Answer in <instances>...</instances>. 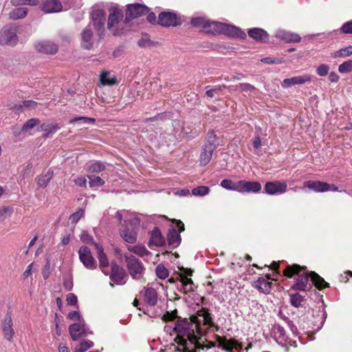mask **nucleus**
<instances>
[{
	"mask_svg": "<svg viewBox=\"0 0 352 352\" xmlns=\"http://www.w3.org/2000/svg\"><path fill=\"white\" fill-rule=\"evenodd\" d=\"M74 183L78 186L86 187L87 179L83 177H78L74 180Z\"/></svg>",
	"mask_w": 352,
	"mask_h": 352,
	"instance_id": "60",
	"label": "nucleus"
},
{
	"mask_svg": "<svg viewBox=\"0 0 352 352\" xmlns=\"http://www.w3.org/2000/svg\"><path fill=\"white\" fill-rule=\"evenodd\" d=\"M80 239L84 243H90L93 241L92 237L86 232H83L80 235Z\"/></svg>",
	"mask_w": 352,
	"mask_h": 352,
	"instance_id": "59",
	"label": "nucleus"
},
{
	"mask_svg": "<svg viewBox=\"0 0 352 352\" xmlns=\"http://www.w3.org/2000/svg\"><path fill=\"white\" fill-rule=\"evenodd\" d=\"M41 129L47 132L45 136L47 137L50 133H53L56 131L58 127L56 125H42Z\"/></svg>",
	"mask_w": 352,
	"mask_h": 352,
	"instance_id": "50",
	"label": "nucleus"
},
{
	"mask_svg": "<svg viewBox=\"0 0 352 352\" xmlns=\"http://www.w3.org/2000/svg\"><path fill=\"white\" fill-rule=\"evenodd\" d=\"M338 72L341 74H348L352 72V60L349 59L338 66Z\"/></svg>",
	"mask_w": 352,
	"mask_h": 352,
	"instance_id": "39",
	"label": "nucleus"
},
{
	"mask_svg": "<svg viewBox=\"0 0 352 352\" xmlns=\"http://www.w3.org/2000/svg\"><path fill=\"white\" fill-rule=\"evenodd\" d=\"M248 34L250 37L257 41L266 42L268 40V34L261 28H254L250 29Z\"/></svg>",
	"mask_w": 352,
	"mask_h": 352,
	"instance_id": "21",
	"label": "nucleus"
},
{
	"mask_svg": "<svg viewBox=\"0 0 352 352\" xmlns=\"http://www.w3.org/2000/svg\"><path fill=\"white\" fill-rule=\"evenodd\" d=\"M159 23L164 27L177 26L179 24V19L176 14L172 12H164L159 14Z\"/></svg>",
	"mask_w": 352,
	"mask_h": 352,
	"instance_id": "11",
	"label": "nucleus"
},
{
	"mask_svg": "<svg viewBox=\"0 0 352 352\" xmlns=\"http://www.w3.org/2000/svg\"><path fill=\"white\" fill-rule=\"evenodd\" d=\"M78 255L80 261L82 264L89 270L96 268V263L93 257L91 252L86 246H82L78 250Z\"/></svg>",
	"mask_w": 352,
	"mask_h": 352,
	"instance_id": "6",
	"label": "nucleus"
},
{
	"mask_svg": "<svg viewBox=\"0 0 352 352\" xmlns=\"http://www.w3.org/2000/svg\"><path fill=\"white\" fill-rule=\"evenodd\" d=\"M100 81L102 85H114L118 84L117 78L115 76L111 75L109 72H102L100 75Z\"/></svg>",
	"mask_w": 352,
	"mask_h": 352,
	"instance_id": "27",
	"label": "nucleus"
},
{
	"mask_svg": "<svg viewBox=\"0 0 352 352\" xmlns=\"http://www.w3.org/2000/svg\"><path fill=\"white\" fill-rule=\"evenodd\" d=\"M341 32L344 34H352V20L342 25Z\"/></svg>",
	"mask_w": 352,
	"mask_h": 352,
	"instance_id": "52",
	"label": "nucleus"
},
{
	"mask_svg": "<svg viewBox=\"0 0 352 352\" xmlns=\"http://www.w3.org/2000/svg\"><path fill=\"white\" fill-rule=\"evenodd\" d=\"M104 169V166L100 162H96L92 164L89 167V171L91 173H98Z\"/></svg>",
	"mask_w": 352,
	"mask_h": 352,
	"instance_id": "49",
	"label": "nucleus"
},
{
	"mask_svg": "<svg viewBox=\"0 0 352 352\" xmlns=\"http://www.w3.org/2000/svg\"><path fill=\"white\" fill-rule=\"evenodd\" d=\"M239 89L241 91H253L255 90L254 86L249 83H240L239 85Z\"/></svg>",
	"mask_w": 352,
	"mask_h": 352,
	"instance_id": "54",
	"label": "nucleus"
},
{
	"mask_svg": "<svg viewBox=\"0 0 352 352\" xmlns=\"http://www.w3.org/2000/svg\"><path fill=\"white\" fill-rule=\"evenodd\" d=\"M191 23L194 27L202 29L203 31L213 34L212 24H216V22L211 21L204 17H196L191 20Z\"/></svg>",
	"mask_w": 352,
	"mask_h": 352,
	"instance_id": "13",
	"label": "nucleus"
},
{
	"mask_svg": "<svg viewBox=\"0 0 352 352\" xmlns=\"http://www.w3.org/2000/svg\"><path fill=\"white\" fill-rule=\"evenodd\" d=\"M67 318L72 320H78L82 321L80 319V316L78 311H71L67 314Z\"/></svg>",
	"mask_w": 352,
	"mask_h": 352,
	"instance_id": "58",
	"label": "nucleus"
},
{
	"mask_svg": "<svg viewBox=\"0 0 352 352\" xmlns=\"http://www.w3.org/2000/svg\"><path fill=\"white\" fill-rule=\"evenodd\" d=\"M181 281L184 286L186 291L190 292L193 290V282L191 278L186 276H182Z\"/></svg>",
	"mask_w": 352,
	"mask_h": 352,
	"instance_id": "47",
	"label": "nucleus"
},
{
	"mask_svg": "<svg viewBox=\"0 0 352 352\" xmlns=\"http://www.w3.org/2000/svg\"><path fill=\"white\" fill-rule=\"evenodd\" d=\"M28 9L26 8H17L12 10L9 16L11 19L18 20L20 19H23L28 14Z\"/></svg>",
	"mask_w": 352,
	"mask_h": 352,
	"instance_id": "34",
	"label": "nucleus"
},
{
	"mask_svg": "<svg viewBox=\"0 0 352 352\" xmlns=\"http://www.w3.org/2000/svg\"><path fill=\"white\" fill-rule=\"evenodd\" d=\"M277 36L287 43H298L301 41V37L298 34L289 31L280 30Z\"/></svg>",
	"mask_w": 352,
	"mask_h": 352,
	"instance_id": "23",
	"label": "nucleus"
},
{
	"mask_svg": "<svg viewBox=\"0 0 352 352\" xmlns=\"http://www.w3.org/2000/svg\"><path fill=\"white\" fill-rule=\"evenodd\" d=\"M214 324L210 314L199 311L189 319L178 320L175 324V342L179 345L178 349L184 352H197L206 346L203 344L202 336Z\"/></svg>",
	"mask_w": 352,
	"mask_h": 352,
	"instance_id": "1",
	"label": "nucleus"
},
{
	"mask_svg": "<svg viewBox=\"0 0 352 352\" xmlns=\"http://www.w3.org/2000/svg\"><path fill=\"white\" fill-rule=\"evenodd\" d=\"M155 273L157 276L160 279H165L169 275L168 270L162 264H159L156 267Z\"/></svg>",
	"mask_w": 352,
	"mask_h": 352,
	"instance_id": "41",
	"label": "nucleus"
},
{
	"mask_svg": "<svg viewBox=\"0 0 352 352\" xmlns=\"http://www.w3.org/2000/svg\"><path fill=\"white\" fill-rule=\"evenodd\" d=\"M214 146L212 145L204 146L199 158L201 165L206 166L210 162L212 156Z\"/></svg>",
	"mask_w": 352,
	"mask_h": 352,
	"instance_id": "24",
	"label": "nucleus"
},
{
	"mask_svg": "<svg viewBox=\"0 0 352 352\" xmlns=\"http://www.w3.org/2000/svg\"><path fill=\"white\" fill-rule=\"evenodd\" d=\"M253 146L255 148H258L261 145V139L259 136H256L253 139Z\"/></svg>",
	"mask_w": 352,
	"mask_h": 352,
	"instance_id": "64",
	"label": "nucleus"
},
{
	"mask_svg": "<svg viewBox=\"0 0 352 352\" xmlns=\"http://www.w3.org/2000/svg\"><path fill=\"white\" fill-rule=\"evenodd\" d=\"M213 34H223L229 36H236L239 38H245V33L241 29L226 23L216 22V24H212Z\"/></svg>",
	"mask_w": 352,
	"mask_h": 352,
	"instance_id": "4",
	"label": "nucleus"
},
{
	"mask_svg": "<svg viewBox=\"0 0 352 352\" xmlns=\"http://www.w3.org/2000/svg\"><path fill=\"white\" fill-rule=\"evenodd\" d=\"M123 17L122 12L118 8H113L109 16L108 28H111Z\"/></svg>",
	"mask_w": 352,
	"mask_h": 352,
	"instance_id": "25",
	"label": "nucleus"
},
{
	"mask_svg": "<svg viewBox=\"0 0 352 352\" xmlns=\"http://www.w3.org/2000/svg\"><path fill=\"white\" fill-rule=\"evenodd\" d=\"M93 345V342L90 340H83L75 348L74 352H85L92 347Z\"/></svg>",
	"mask_w": 352,
	"mask_h": 352,
	"instance_id": "40",
	"label": "nucleus"
},
{
	"mask_svg": "<svg viewBox=\"0 0 352 352\" xmlns=\"http://www.w3.org/2000/svg\"><path fill=\"white\" fill-rule=\"evenodd\" d=\"M18 42L16 34L9 29L4 28L0 31V45L14 46Z\"/></svg>",
	"mask_w": 352,
	"mask_h": 352,
	"instance_id": "10",
	"label": "nucleus"
},
{
	"mask_svg": "<svg viewBox=\"0 0 352 352\" xmlns=\"http://www.w3.org/2000/svg\"><path fill=\"white\" fill-rule=\"evenodd\" d=\"M13 213V208L12 207H2L0 208V221L9 217Z\"/></svg>",
	"mask_w": 352,
	"mask_h": 352,
	"instance_id": "44",
	"label": "nucleus"
},
{
	"mask_svg": "<svg viewBox=\"0 0 352 352\" xmlns=\"http://www.w3.org/2000/svg\"><path fill=\"white\" fill-rule=\"evenodd\" d=\"M220 344L222 346L223 349L230 351L234 347V342L232 340H223L220 341Z\"/></svg>",
	"mask_w": 352,
	"mask_h": 352,
	"instance_id": "55",
	"label": "nucleus"
},
{
	"mask_svg": "<svg viewBox=\"0 0 352 352\" xmlns=\"http://www.w3.org/2000/svg\"><path fill=\"white\" fill-rule=\"evenodd\" d=\"M142 293L144 301L146 305L153 307L157 304L158 295L155 289L152 287H144Z\"/></svg>",
	"mask_w": 352,
	"mask_h": 352,
	"instance_id": "16",
	"label": "nucleus"
},
{
	"mask_svg": "<svg viewBox=\"0 0 352 352\" xmlns=\"http://www.w3.org/2000/svg\"><path fill=\"white\" fill-rule=\"evenodd\" d=\"M94 246L97 250L98 258L99 261V267L102 272L107 275V273L104 271V268L107 267L109 265L108 258L103 251V248L98 243H94Z\"/></svg>",
	"mask_w": 352,
	"mask_h": 352,
	"instance_id": "22",
	"label": "nucleus"
},
{
	"mask_svg": "<svg viewBox=\"0 0 352 352\" xmlns=\"http://www.w3.org/2000/svg\"><path fill=\"white\" fill-rule=\"evenodd\" d=\"M66 302L67 305H75L77 303V297L74 294L69 293L67 295Z\"/></svg>",
	"mask_w": 352,
	"mask_h": 352,
	"instance_id": "57",
	"label": "nucleus"
},
{
	"mask_svg": "<svg viewBox=\"0 0 352 352\" xmlns=\"http://www.w3.org/2000/svg\"><path fill=\"white\" fill-rule=\"evenodd\" d=\"M148 12V8L144 5L140 3L129 5L126 9L125 21H130L135 18L146 14Z\"/></svg>",
	"mask_w": 352,
	"mask_h": 352,
	"instance_id": "5",
	"label": "nucleus"
},
{
	"mask_svg": "<svg viewBox=\"0 0 352 352\" xmlns=\"http://www.w3.org/2000/svg\"><path fill=\"white\" fill-rule=\"evenodd\" d=\"M121 236L126 242L129 243H133L137 240V234L133 231L124 230L121 232Z\"/></svg>",
	"mask_w": 352,
	"mask_h": 352,
	"instance_id": "35",
	"label": "nucleus"
},
{
	"mask_svg": "<svg viewBox=\"0 0 352 352\" xmlns=\"http://www.w3.org/2000/svg\"><path fill=\"white\" fill-rule=\"evenodd\" d=\"M35 49L38 52L46 54H54L58 52V45L50 41H41L35 43Z\"/></svg>",
	"mask_w": 352,
	"mask_h": 352,
	"instance_id": "9",
	"label": "nucleus"
},
{
	"mask_svg": "<svg viewBox=\"0 0 352 352\" xmlns=\"http://www.w3.org/2000/svg\"><path fill=\"white\" fill-rule=\"evenodd\" d=\"M124 260L129 273L132 278L138 280L140 279L144 272L142 263L130 254H126L124 255Z\"/></svg>",
	"mask_w": 352,
	"mask_h": 352,
	"instance_id": "3",
	"label": "nucleus"
},
{
	"mask_svg": "<svg viewBox=\"0 0 352 352\" xmlns=\"http://www.w3.org/2000/svg\"><path fill=\"white\" fill-rule=\"evenodd\" d=\"M128 250L140 256H143L149 254V252L143 245L129 246Z\"/></svg>",
	"mask_w": 352,
	"mask_h": 352,
	"instance_id": "36",
	"label": "nucleus"
},
{
	"mask_svg": "<svg viewBox=\"0 0 352 352\" xmlns=\"http://www.w3.org/2000/svg\"><path fill=\"white\" fill-rule=\"evenodd\" d=\"M261 190V185L258 182L239 181V192H258Z\"/></svg>",
	"mask_w": 352,
	"mask_h": 352,
	"instance_id": "12",
	"label": "nucleus"
},
{
	"mask_svg": "<svg viewBox=\"0 0 352 352\" xmlns=\"http://www.w3.org/2000/svg\"><path fill=\"white\" fill-rule=\"evenodd\" d=\"M151 243L156 246H162L164 244V239L158 228H155L151 236Z\"/></svg>",
	"mask_w": 352,
	"mask_h": 352,
	"instance_id": "32",
	"label": "nucleus"
},
{
	"mask_svg": "<svg viewBox=\"0 0 352 352\" xmlns=\"http://www.w3.org/2000/svg\"><path fill=\"white\" fill-rule=\"evenodd\" d=\"M287 184L286 182H268L265 184V192L268 195L283 194L287 191Z\"/></svg>",
	"mask_w": 352,
	"mask_h": 352,
	"instance_id": "8",
	"label": "nucleus"
},
{
	"mask_svg": "<svg viewBox=\"0 0 352 352\" xmlns=\"http://www.w3.org/2000/svg\"><path fill=\"white\" fill-rule=\"evenodd\" d=\"M261 61L266 64H281L284 63V60L283 59L272 58L270 57L262 58Z\"/></svg>",
	"mask_w": 352,
	"mask_h": 352,
	"instance_id": "51",
	"label": "nucleus"
},
{
	"mask_svg": "<svg viewBox=\"0 0 352 352\" xmlns=\"http://www.w3.org/2000/svg\"><path fill=\"white\" fill-rule=\"evenodd\" d=\"M53 171L47 170L43 172L37 178L36 183L41 188H45L53 177Z\"/></svg>",
	"mask_w": 352,
	"mask_h": 352,
	"instance_id": "26",
	"label": "nucleus"
},
{
	"mask_svg": "<svg viewBox=\"0 0 352 352\" xmlns=\"http://www.w3.org/2000/svg\"><path fill=\"white\" fill-rule=\"evenodd\" d=\"M270 277L260 278L256 282V288L261 292L269 294L271 290L272 283L269 281Z\"/></svg>",
	"mask_w": 352,
	"mask_h": 352,
	"instance_id": "28",
	"label": "nucleus"
},
{
	"mask_svg": "<svg viewBox=\"0 0 352 352\" xmlns=\"http://www.w3.org/2000/svg\"><path fill=\"white\" fill-rule=\"evenodd\" d=\"M89 179L90 187L101 186L104 184V180L98 176H89Z\"/></svg>",
	"mask_w": 352,
	"mask_h": 352,
	"instance_id": "46",
	"label": "nucleus"
},
{
	"mask_svg": "<svg viewBox=\"0 0 352 352\" xmlns=\"http://www.w3.org/2000/svg\"><path fill=\"white\" fill-rule=\"evenodd\" d=\"M310 278L316 287H317L318 289L321 290L329 286V283H327L324 278L320 277L314 272H310Z\"/></svg>",
	"mask_w": 352,
	"mask_h": 352,
	"instance_id": "30",
	"label": "nucleus"
},
{
	"mask_svg": "<svg viewBox=\"0 0 352 352\" xmlns=\"http://www.w3.org/2000/svg\"><path fill=\"white\" fill-rule=\"evenodd\" d=\"M40 123L38 119L36 118H31L25 122V123L22 126L21 131L23 133H27L29 130L33 129L34 126L38 125Z\"/></svg>",
	"mask_w": 352,
	"mask_h": 352,
	"instance_id": "38",
	"label": "nucleus"
},
{
	"mask_svg": "<svg viewBox=\"0 0 352 352\" xmlns=\"http://www.w3.org/2000/svg\"><path fill=\"white\" fill-rule=\"evenodd\" d=\"M95 119L88 117H75L73 119L70 120L69 123H75L76 122H80L82 124H94L95 122Z\"/></svg>",
	"mask_w": 352,
	"mask_h": 352,
	"instance_id": "43",
	"label": "nucleus"
},
{
	"mask_svg": "<svg viewBox=\"0 0 352 352\" xmlns=\"http://www.w3.org/2000/svg\"><path fill=\"white\" fill-rule=\"evenodd\" d=\"M167 240L169 245L176 248L180 244L181 236L177 231L173 229L168 232L167 234Z\"/></svg>",
	"mask_w": 352,
	"mask_h": 352,
	"instance_id": "31",
	"label": "nucleus"
},
{
	"mask_svg": "<svg viewBox=\"0 0 352 352\" xmlns=\"http://www.w3.org/2000/svg\"><path fill=\"white\" fill-rule=\"evenodd\" d=\"M111 272L110 279L116 285H124L126 283L127 275L124 269L116 262H111Z\"/></svg>",
	"mask_w": 352,
	"mask_h": 352,
	"instance_id": "7",
	"label": "nucleus"
},
{
	"mask_svg": "<svg viewBox=\"0 0 352 352\" xmlns=\"http://www.w3.org/2000/svg\"><path fill=\"white\" fill-rule=\"evenodd\" d=\"M176 317L175 313L167 311L162 317L164 321H170Z\"/></svg>",
	"mask_w": 352,
	"mask_h": 352,
	"instance_id": "61",
	"label": "nucleus"
},
{
	"mask_svg": "<svg viewBox=\"0 0 352 352\" xmlns=\"http://www.w3.org/2000/svg\"><path fill=\"white\" fill-rule=\"evenodd\" d=\"M69 334L73 340H78L80 337L86 336L84 321L74 323L69 327Z\"/></svg>",
	"mask_w": 352,
	"mask_h": 352,
	"instance_id": "14",
	"label": "nucleus"
},
{
	"mask_svg": "<svg viewBox=\"0 0 352 352\" xmlns=\"http://www.w3.org/2000/svg\"><path fill=\"white\" fill-rule=\"evenodd\" d=\"M3 332L6 339L9 341L12 340L14 332L12 329V320L10 316H6L3 322Z\"/></svg>",
	"mask_w": 352,
	"mask_h": 352,
	"instance_id": "20",
	"label": "nucleus"
},
{
	"mask_svg": "<svg viewBox=\"0 0 352 352\" xmlns=\"http://www.w3.org/2000/svg\"><path fill=\"white\" fill-rule=\"evenodd\" d=\"M41 8L42 10L46 13L58 12L63 8L61 3L56 0H45Z\"/></svg>",
	"mask_w": 352,
	"mask_h": 352,
	"instance_id": "19",
	"label": "nucleus"
},
{
	"mask_svg": "<svg viewBox=\"0 0 352 352\" xmlns=\"http://www.w3.org/2000/svg\"><path fill=\"white\" fill-rule=\"evenodd\" d=\"M329 66L326 64L320 65L316 69V73L320 76H325L328 74Z\"/></svg>",
	"mask_w": 352,
	"mask_h": 352,
	"instance_id": "48",
	"label": "nucleus"
},
{
	"mask_svg": "<svg viewBox=\"0 0 352 352\" xmlns=\"http://www.w3.org/2000/svg\"><path fill=\"white\" fill-rule=\"evenodd\" d=\"M217 140V135L213 131H210L208 133L207 142L204 146L212 145L214 146V150L215 148L217 147V143H216Z\"/></svg>",
	"mask_w": 352,
	"mask_h": 352,
	"instance_id": "45",
	"label": "nucleus"
},
{
	"mask_svg": "<svg viewBox=\"0 0 352 352\" xmlns=\"http://www.w3.org/2000/svg\"><path fill=\"white\" fill-rule=\"evenodd\" d=\"M302 297L299 295H293L291 296L292 305L296 307H298L302 302Z\"/></svg>",
	"mask_w": 352,
	"mask_h": 352,
	"instance_id": "56",
	"label": "nucleus"
},
{
	"mask_svg": "<svg viewBox=\"0 0 352 352\" xmlns=\"http://www.w3.org/2000/svg\"><path fill=\"white\" fill-rule=\"evenodd\" d=\"M326 186H327L326 182L309 180L305 182L301 188H308L316 192H327V188H324Z\"/></svg>",
	"mask_w": 352,
	"mask_h": 352,
	"instance_id": "18",
	"label": "nucleus"
},
{
	"mask_svg": "<svg viewBox=\"0 0 352 352\" xmlns=\"http://www.w3.org/2000/svg\"><path fill=\"white\" fill-rule=\"evenodd\" d=\"M339 79H340V76L335 72H331L329 74V80L331 82H336L339 80Z\"/></svg>",
	"mask_w": 352,
	"mask_h": 352,
	"instance_id": "63",
	"label": "nucleus"
},
{
	"mask_svg": "<svg viewBox=\"0 0 352 352\" xmlns=\"http://www.w3.org/2000/svg\"><path fill=\"white\" fill-rule=\"evenodd\" d=\"M352 56V45H349L331 53L333 58H346Z\"/></svg>",
	"mask_w": 352,
	"mask_h": 352,
	"instance_id": "33",
	"label": "nucleus"
},
{
	"mask_svg": "<svg viewBox=\"0 0 352 352\" xmlns=\"http://www.w3.org/2000/svg\"><path fill=\"white\" fill-rule=\"evenodd\" d=\"M210 189L208 186H200L195 188L192 190V194L195 196H204L209 193Z\"/></svg>",
	"mask_w": 352,
	"mask_h": 352,
	"instance_id": "42",
	"label": "nucleus"
},
{
	"mask_svg": "<svg viewBox=\"0 0 352 352\" xmlns=\"http://www.w3.org/2000/svg\"><path fill=\"white\" fill-rule=\"evenodd\" d=\"M283 274L287 277L298 274L296 282L292 287L294 289L305 291L307 288L310 273L308 274L305 267L297 264L288 265L283 271Z\"/></svg>",
	"mask_w": 352,
	"mask_h": 352,
	"instance_id": "2",
	"label": "nucleus"
},
{
	"mask_svg": "<svg viewBox=\"0 0 352 352\" xmlns=\"http://www.w3.org/2000/svg\"><path fill=\"white\" fill-rule=\"evenodd\" d=\"M94 25L97 30H100L103 27L106 21L105 14L101 10L95 11L92 14Z\"/></svg>",
	"mask_w": 352,
	"mask_h": 352,
	"instance_id": "29",
	"label": "nucleus"
},
{
	"mask_svg": "<svg viewBox=\"0 0 352 352\" xmlns=\"http://www.w3.org/2000/svg\"><path fill=\"white\" fill-rule=\"evenodd\" d=\"M221 186L227 190H234L238 192L239 182L234 183L230 179H223L221 182Z\"/></svg>",
	"mask_w": 352,
	"mask_h": 352,
	"instance_id": "37",
	"label": "nucleus"
},
{
	"mask_svg": "<svg viewBox=\"0 0 352 352\" xmlns=\"http://www.w3.org/2000/svg\"><path fill=\"white\" fill-rule=\"evenodd\" d=\"M81 46L87 50L93 47V32L90 25L86 27L81 32Z\"/></svg>",
	"mask_w": 352,
	"mask_h": 352,
	"instance_id": "17",
	"label": "nucleus"
},
{
	"mask_svg": "<svg viewBox=\"0 0 352 352\" xmlns=\"http://www.w3.org/2000/svg\"><path fill=\"white\" fill-rule=\"evenodd\" d=\"M84 210L80 209L71 215L70 219L73 223H77L79 219L83 216Z\"/></svg>",
	"mask_w": 352,
	"mask_h": 352,
	"instance_id": "53",
	"label": "nucleus"
},
{
	"mask_svg": "<svg viewBox=\"0 0 352 352\" xmlns=\"http://www.w3.org/2000/svg\"><path fill=\"white\" fill-rule=\"evenodd\" d=\"M311 81V76L309 74L294 76L290 78H286L281 82L283 88H288L296 85H302Z\"/></svg>",
	"mask_w": 352,
	"mask_h": 352,
	"instance_id": "15",
	"label": "nucleus"
},
{
	"mask_svg": "<svg viewBox=\"0 0 352 352\" xmlns=\"http://www.w3.org/2000/svg\"><path fill=\"white\" fill-rule=\"evenodd\" d=\"M33 268V263H30L26 268V270L24 271L23 274V276L24 278H27L32 274V270Z\"/></svg>",
	"mask_w": 352,
	"mask_h": 352,
	"instance_id": "62",
	"label": "nucleus"
}]
</instances>
